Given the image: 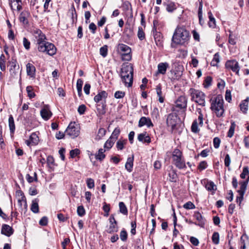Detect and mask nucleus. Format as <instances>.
<instances>
[{
    "label": "nucleus",
    "mask_w": 249,
    "mask_h": 249,
    "mask_svg": "<svg viewBox=\"0 0 249 249\" xmlns=\"http://www.w3.org/2000/svg\"><path fill=\"white\" fill-rule=\"evenodd\" d=\"M65 133L72 139L78 137L80 133L79 125L75 122H71L67 127Z\"/></svg>",
    "instance_id": "6"
},
{
    "label": "nucleus",
    "mask_w": 249,
    "mask_h": 249,
    "mask_svg": "<svg viewBox=\"0 0 249 249\" xmlns=\"http://www.w3.org/2000/svg\"><path fill=\"white\" fill-rule=\"evenodd\" d=\"M194 217L197 220L198 223L197 224L198 225L202 227L204 223L205 220L204 219L202 216L201 214L198 212H195L194 214Z\"/></svg>",
    "instance_id": "29"
},
{
    "label": "nucleus",
    "mask_w": 249,
    "mask_h": 249,
    "mask_svg": "<svg viewBox=\"0 0 249 249\" xmlns=\"http://www.w3.org/2000/svg\"><path fill=\"white\" fill-rule=\"evenodd\" d=\"M14 232L13 228L8 225L3 224L2 226L1 233L7 236H11Z\"/></svg>",
    "instance_id": "19"
},
{
    "label": "nucleus",
    "mask_w": 249,
    "mask_h": 249,
    "mask_svg": "<svg viewBox=\"0 0 249 249\" xmlns=\"http://www.w3.org/2000/svg\"><path fill=\"white\" fill-rule=\"evenodd\" d=\"M221 141L218 137H215L213 140V146L215 148H218L219 147Z\"/></svg>",
    "instance_id": "60"
},
{
    "label": "nucleus",
    "mask_w": 249,
    "mask_h": 249,
    "mask_svg": "<svg viewBox=\"0 0 249 249\" xmlns=\"http://www.w3.org/2000/svg\"><path fill=\"white\" fill-rule=\"evenodd\" d=\"M26 178L27 181L29 183H32L34 181H36L37 180L36 173L34 172V177H31L29 174H27L26 176Z\"/></svg>",
    "instance_id": "43"
},
{
    "label": "nucleus",
    "mask_w": 249,
    "mask_h": 249,
    "mask_svg": "<svg viewBox=\"0 0 249 249\" xmlns=\"http://www.w3.org/2000/svg\"><path fill=\"white\" fill-rule=\"evenodd\" d=\"M127 141L124 140H119L116 144L117 148L118 150H122L124 148V145L126 144Z\"/></svg>",
    "instance_id": "50"
},
{
    "label": "nucleus",
    "mask_w": 249,
    "mask_h": 249,
    "mask_svg": "<svg viewBox=\"0 0 249 249\" xmlns=\"http://www.w3.org/2000/svg\"><path fill=\"white\" fill-rule=\"evenodd\" d=\"M18 196H21V197L18 198V206L19 207V208L21 210H22V203H24L25 209H26L27 203H26L25 197L24 196L23 193L22 192L20 191V192H18Z\"/></svg>",
    "instance_id": "25"
},
{
    "label": "nucleus",
    "mask_w": 249,
    "mask_h": 249,
    "mask_svg": "<svg viewBox=\"0 0 249 249\" xmlns=\"http://www.w3.org/2000/svg\"><path fill=\"white\" fill-rule=\"evenodd\" d=\"M122 59L123 61H129L131 59V55L130 54V53H123V54H121Z\"/></svg>",
    "instance_id": "57"
},
{
    "label": "nucleus",
    "mask_w": 249,
    "mask_h": 249,
    "mask_svg": "<svg viewBox=\"0 0 249 249\" xmlns=\"http://www.w3.org/2000/svg\"><path fill=\"white\" fill-rule=\"evenodd\" d=\"M109 226L107 230V232L109 233L117 232L118 227L117 226V222L115 220L113 215H111L109 218Z\"/></svg>",
    "instance_id": "11"
},
{
    "label": "nucleus",
    "mask_w": 249,
    "mask_h": 249,
    "mask_svg": "<svg viewBox=\"0 0 249 249\" xmlns=\"http://www.w3.org/2000/svg\"><path fill=\"white\" fill-rule=\"evenodd\" d=\"M83 81L81 79H78L77 81L76 88L78 91V94L79 97L82 95V89L83 86Z\"/></svg>",
    "instance_id": "34"
},
{
    "label": "nucleus",
    "mask_w": 249,
    "mask_h": 249,
    "mask_svg": "<svg viewBox=\"0 0 249 249\" xmlns=\"http://www.w3.org/2000/svg\"><path fill=\"white\" fill-rule=\"evenodd\" d=\"M80 154V150L78 149H74L70 151V156L71 158H73Z\"/></svg>",
    "instance_id": "59"
},
{
    "label": "nucleus",
    "mask_w": 249,
    "mask_h": 249,
    "mask_svg": "<svg viewBox=\"0 0 249 249\" xmlns=\"http://www.w3.org/2000/svg\"><path fill=\"white\" fill-rule=\"evenodd\" d=\"M77 213L80 216H82L85 214V210L83 206H79L77 207Z\"/></svg>",
    "instance_id": "56"
},
{
    "label": "nucleus",
    "mask_w": 249,
    "mask_h": 249,
    "mask_svg": "<svg viewBox=\"0 0 249 249\" xmlns=\"http://www.w3.org/2000/svg\"><path fill=\"white\" fill-rule=\"evenodd\" d=\"M208 15L209 18V21L208 22L209 26L210 28H214L216 26L215 18L211 11H209L208 13Z\"/></svg>",
    "instance_id": "32"
},
{
    "label": "nucleus",
    "mask_w": 249,
    "mask_h": 249,
    "mask_svg": "<svg viewBox=\"0 0 249 249\" xmlns=\"http://www.w3.org/2000/svg\"><path fill=\"white\" fill-rule=\"evenodd\" d=\"M172 159L174 164L178 169H182L186 168L182 153L178 149H175L173 151Z\"/></svg>",
    "instance_id": "4"
},
{
    "label": "nucleus",
    "mask_w": 249,
    "mask_h": 249,
    "mask_svg": "<svg viewBox=\"0 0 249 249\" xmlns=\"http://www.w3.org/2000/svg\"><path fill=\"white\" fill-rule=\"evenodd\" d=\"M189 32L183 27L178 26L172 37V41L176 44H184L189 39Z\"/></svg>",
    "instance_id": "1"
},
{
    "label": "nucleus",
    "mask_w": 249,
    "mask_h": 249,
    "mask_svg": "<svg viewBox=\"0 0 249 249\" xmlns=\"http://www.w3.org/2000/svg\"><path fill=\"white\" fill-rule=\"evenodd\" d=\"M86 109V107L84 105H81L78 108V112L80 115L84 114Z\"/></svg>",
    "instance_id": "63"
},
{
    "label": "nucleus",
    "mask_w": 249,
    "mask_h": 249,
    "mask_svg": "<svg viewBox=\"0 0 249 249\" xmlns=\"http://www.w3.org/2000/svg\"><path fill=\"white\" fill-rule=\"evenodd\" d=\"M133 68L131 64H124L121 69V76L123 82L128 87L132 86L133 83Z\"/></svg>",
    "instance_id": "2"
},
{
    "label": "nucleus",
    "mask_w": 249,
    "mask_h": 249,
    "mask_svg": "<svg viewBox=\"0 0 249 249\" xmlns=\"http://www.w3.org/2000/svg\"><path fill=\"white\" fill-rule=\"evenodd\" d=\"M118 49L121 54H123V53H131L130 48L124 44H119L118 45Z\"/></svg>",
    "instance_id": "28"
},
{
    "label": "nucleus",
    "mask_w": 249,
    "mask_h": 249,
    "mask_svg": "<svg viewBox=\"0 0 249 249\" xmlns=\"http://www.w3.org/2000/svg\"><path fill=\"white\" fill-rule=\"evenodd\" d=\"M0 68L1 71L5 70V57L4 54H2L0 56Z\"/></svg>",
    "instance_id": "39"
},
{
    "label": "nucleus",
    "mask_w": 249,
    "mask_h": 249,
    "mask_svg": "<svg viewBox=\"0 0 249 249\" xmlns=\"http://www.w3.org/2000/svg\"><path fill=\"white\" fill-rule=\"evenodd\" d=\"M120 212L124 214H127V209L124 204V203L123 202H120L119 204Z\"/></svg>",
    "instance_id": "41"
},
{
    "label": "nucleus",
    "mask_w": 249,
    "mask_h": 249,
    "mask_svg": "<svg viewBox=\"0 0 249 249\" xmlns=\"http://www.w3.org/2000/svg\"><path fill=\"white\" fill-rule=\"evenodd\" d=\"M38 202L39 200L37 198L32 200L31 206V210L34 213H37L39 212Z\"/></svg>",
    "instance_id": "30"
},
{
    "label": "nucleus",
    "mask_w": 249,
    "mask_h": 249,
    "mask_svg": "<svg viewBox=\"0 0 249 249\" xmlns=\"http://www.w3.org/2000/svg\"><path fill=\"white\" fill-rule=\"evenodd\" d=\"M156 91L158 97H159V101L160 103H163L164 101V96L161 90V85L159 84L156 87Z\"/></svg>",
    "instance_id": "24"
},
{
    "label": "nucleus",
    "mask_w": 249,
    "mask_h": 249,
    "mask_svg": "<svg viewBox=\"0 0 249 249\" xmlns=\"http://www.w3.org/2000/svg\"><path fill=\"white\" fill-rule=\"evenodd\" d=\"M40 114L42 118L44 120H49L52 115V113L50 111L49 107L47 105L45 106L40 111Z\"/></svg>",
    "instance_id": "14"
},
{
    "label": "nucleus",
    "mask_w": 249,
    "mask_h": 249,
    "mask_svg": "<svg viewBox=\"0 0 249 249\" xmlns=\"http://www.w3.org/2000/svg\"><path fill=\"white\" fill-rule=\"evenodd\" d=\"M187 105V99L184 96H179L175 102V107L178 109H186Z\"/></svg>",
    "instance_id": "13"
},
{
    "label": "nucleus",
    "mask_w": 249,
    "mask_h": 249,
    "mask_svg": "<svg viewBox=\"0 0 249 249\" xmlns=\"http://www.w3.org/2000/svg\"><path fill=\"white\" fill-rule=\"evenodd\" d=\"M120 239L123 241H125L127 238V233L125 230L121 231L120 234Z\"/></svg>",
    "instance_id": "53"
},
{
    "label": "nucleus",
    "mask_w": 249,
    "mask_h": 249,
    "mask_svg": "<svg viewBox=\"0 0 249 249\" xmlns=\"http://www.w3.org/2000/svg\"><path fill=\"white\" fill-rule=\"evenodd\" d=\"M107 46L104 45L100 49V54L103 57H105L107 54Z\"/></svg>",
    "instance_id": "47"
},
{
    "label": "nucleus",
    "mask_w": 249,
    "mask_h": 249,
    "mask_svg": "<svg viewBox=\"0 0 249 249\" xmlns=\"http://www.w3.org/2000/svg\"><path fill=\"white\" fill-rule=\"evenodd\" d=\"M42 51H38L42 53H46L52 56L55 54L56 48L52 43L46 41L43 44Z\"/></svg>",
    "instance_id": "9"
},
{
    "label": "nucleus",
    "mask_w": 249,
    "mask_h": 249,
    "mask_svg": "<svg viewBox=\"0 0 249 249\" xmlns=\"http://www.w3.org/2000/svg\"><path fill=\"white\" fill-rule=\"evenodd\" d=\"M225 66L227 71H231L237 75H239L240 67L238 62L236 60L232 59L227 61Z\"/></svg>",
    "instance_id": "8"
},
{
    "label": "nucleus",
    "mask_w": 249,
    "mask_h": 249,
    "mask_svg": "<svg viewBox=\"0 0 249 249\" xmlns=\"http://www.w3.org/2000/svg\"><path fill=\"white\" fill-rule=\"evenodd\" d=\"M248 180L239 182L240 186V189L238 191V196L236 197V202L240 205L243 199V196L247 188Z\"/></svg>",
    "instance_id": "10"
},
{
    "label": "nucleus",
    "mask_w": 249,
    "mask_h": 249,
    "mask_svg": "<svg viewBox=\"0 0 249 249\" xmlns=\"http://www.w3.org/2000/svg\"><path fill=\"white\" fill-rule=\"evenodd\" d=\"M106 130L103 128H101L99 129L98 134L96 136V139L100 140L106 134Z\"/></svg>",
    "instance_id": "44"
},
{
    "label": "nucleus",
    "mask_w": 249,
    "mask_h": 249,
    "mask_svg": "<svg viewBox=\"0 0 249 249\" xmlns=\"http://www.w3.org/2000/svg\"><path fill=\"white\" fill-rule=\"evenodd\" d=\"M211 109L217 117H221L224 112L223 99L221 95H217L211 100Z\"/></svg>",
    "instance_id": "3"
},
{
    "label": "nucleus",
    "mask_w": 249,
    "mask_h": 249,
    "mask_svg": "<svg viewBox=\"0 0 249 249\" xmlns=\"http://www.w3.org/2000/svg\"><path fill=\"white\" fill-rule=\"evenodd\" d=\"M190 93L192 101L202 107L205 106V95L202 91L194 89H191Z\"/></svg>",
    "instance_id": "5"
},
{
    "label": "nucleus",
    "mask_w": 249,
    "mask_h": 249,
    "mask_svg": "<svg viewBox=\"0 0 249 249\" xmlns=\"http://www.w3.org/2000/svg\"><path fill=\"white\" fill-rule=\"evenodd\" d=\"M138 36L140 40H143L145 37V34L142 27L138 28Z\"/></svg>",
    "instance_id": "54"
},
{
    "label": "nucleus",
    "mask_w": 249,
    "mask_h": 249,
    "mask_svg": "<svg viewBox=\"0 0 249 249\" xmlns=\"http://www.w3.org/2000/svg\"><path fill=\"white\" fill-rule=\"evenodd\" d=\"M144 125H146L148 127L153 126L150 119L145 117H142L139 120V126L142 127Z\"/></svg>",
    "instance_id": "20"
},
{
    "label": "nucleus",
    "mask_w": 249,
    "mask_h": 249,
    "mask_svg": "<svg viewBox=\"0 0 249 249\" xmlns=\"http://www.w3.org/2000/svg\"><path fill=\"white\" fill-rule=\"evenodd\" d=\"M219 62V55L218 53H216L214 55L211 65L213 66H216Z\"/></svg>",
    "instance_id": "40"
},
{
    "label": "nucleus",
    "mask_w": 249,
    "mask_h": 249,
    "mask_svg": "<svg viewBox=\"0 0 249 249\" xmlns=\"http://www.w3.org/2000/svg\"><path fill=\"white\" fill-rule=\"evenodd\" d=\"M120 129L118 128H116L113 132H112L111 136L110 138L112 139H113L114 141H116V140L118 138V137L120 134Z\"/></svg>",
    "instance_id": "49"
},
{
    "label": "nucleus",
    "mask_w": 249,
    "mask_h": 249,
    "mask_svg": "<svg viewBox=\"0 0 249 249\" xmlns=\"http://www.w3.org/2000/svg\"><path fill=\"white\" fill-rule=\"evenodd\" d=\"M10 68L9 69V72L11 76L13 78H16L18 76L19 66L18 65H17L16 60L12 59L11 62H10Z\"/></svg>",
    "instance_id": "12"
},
{
    "label": "nucleus",
    "mask_w": 249,
    "mask_h": 249,
    "mask_svg": "<svg viewBox=\"0 0 249 249\" xmlns=\"http://www.w3.org/2000/svg\"><path fill=\"white\" fill-rule=\"evenodd\" d=\"M87 186L89 189H92L94 187V180L91 178H89L86 181Z\"/></svg>",
    "instance_id": "55"
},
{
    "label": "nucleus",
    "mask_w": 249,
    "mask_h": 249,
    "mask_svg": "<svg viewBox=\"0 0 249 249\" xmlns=\"http://www.w3.org/2000/svg\"><path fill=\"white\" fill-rule=\"evenodd\" d=\"M197 112L198 113L199 116L198 117L197 120H196L197 121V123L199 124V125L202 126L203 124V116L201 113V109L197 108Z\"/></svg>",
    "instance_id": "48"
},
{
    "label": "nucleus",
    "mask_w": 249,
    "mask_h": 249,
    "mask_svg": "<svg viewBox=\"0 0 249 249\" xmlns=\"http://www.w3.org/2000/svg\"><path fill=\"white\" fill-rule=\"evenodd\" d=\"M125 94L124 92L117 91L114 94V97L117 99L122 98L124 97Z\"/></svg>",
    "instance_id": "64"
},
{
    "label": "nucleus",
    "mask_w": 249,
    "mask_h": 249,
    "mask_svg": "<svg viewBox=\"0 0 249 249\" xmlns=\"http://www.w3.org/2000/svg\"><path fill=\"white\" fill-rule=\"evenodd\" d=\"M115 141L109 138L105 142L104 148L106 149L107 150H109L112 147Z\"/></svg>",
    "instance_id": "36"
},
{
    "label": "nucleus",
    "mask_w": 249,
    "mask_h": 249,
    "mask_svg": "<svg viewBox=\"0 0 249 249\" xmlns=\"http://www.w3.org/2000/svg\"><path fill=\"white\" fill-rule=\"evenodd\" d=\"M173 116L169 115L166 120V123L169 126H171L172 128H174L176 126V123L173 119Z\"/></svg>",
    "instance_id": "38"
},
{
    "label": "nucleus",
    "mask_w": 249,
    "mask_h": 249,
    "mask_svg": "<svg viewBox=\"0 0 249 249\" xmlns=\"http://www.w3.org/2000/svg\"><path fill=\"white\" fill-rule=\"evenodd\" d=\"M8 122L10 131L11 132L13 133L15 129V125L14 118L12 115L9 116Z\"/></svg>",
    "instance_id": "37"
},
{
    "label": "nucleus",
    "mask_w": 249,
    "mask_h": 249,
    "mask_svg": "<svg viewBox=\"0 0 249 249\" xmlns=\"http://www.w3.org/2000/svg\"><path fill=\"white\" fill-rule=\"evenodd\" d=\"M106 151V149L100 148L99 149L98 152L95 154V157L97 160L102 161L106 157V155L104 153Z\"/></svg>",
    "instance_id": "31"
},
{
    "label": "nucleus",
    "mask_w": 249,
    "mask_h": 249,
    "mask_svg": "<svg viewBox=\"0 0 249 249\" xmlns=\"http://www.w3.org/2000/svg\"><path fill=\"white\" fill-rule=\"evenodd\" d=\"M39 142V137L36 133H33L30 136L29 139L26 140L25 143L28 146L36 145Z\"/></svg>",
    "instance_id": "16"
},
{
    "label": "nucleus",
    "mask_w": 249,
    "mask_h": 249,
    "mask_svg": "<svg viewBox=\"0 0 249 249\" xmlns=\"http://www.w3.org/2000/svg\"><path fill=\"white\" fill-rule=\"evenodd\" d=\"M202 3L201 2L199 3L198 8V16L199 18V23L201 26H203L205 24L204 20L202 18Z\"/></svg>",
    "instance_id": "33"
},
{
    "label": "nucleus",
    "mask_w": 249,
    "mask_h": 249,
    "mask_svg": "<svg viewBox=\"0 0 249 249\" xmlns=\"http://www.w3.org/2000/svg\"><path fill=\"white\" fill-rule=\"evenodd\" d=\"M30 16V14L29 11L24 10L22 11L19 16V19L20 22H22L24 24L28 23V18Z\"/></svg>",
    "instance_id": "21"
},
{
    "label": "nucleus",
    "mask_w": 249,
    "mask_h": 249,
    "mask_svg": "<svg viewBox=\"0 0 249 249\" xmlns=\"http://www.w3.org/2000/svg\"><path fill=\"white\" fill-rule=\"evenodd\" d=\"M106 105L105 104H102V106L100 107V105H97V112L98 114L99 115H102L105 114L106 113Z\"/></svg>",
    "instance_id": "35"
},
{
    "label": "nucleus",
    "mask_w": 249,
    "mask_h": 249,
    "mask_svg": "<svg viewBox=\"0 0 249 249\" xmlns=\"http://www.w3.org/2000/svg\"><path fill=\"white\" fill-rule=\"evenodd\" d=\"M26 71L28 76L34 78L36 75V68L31 63H28L26 65Z\"/></svg>",
    "instance_id": "22"
},
{
    "label": "nucleus",
    "mask_w": 249,
    "mask_h": 249,
    "mask_svg": "<svg viewBox=\"0 0 249 249\" xmlns=\"http://www.w3.org/2000/svg\"><path fill=\"white\" fill-rule=\"evenodd\" d=\"M198 123L197 120H195L192 125L191 129L192 132L194 133H197L199 131V129L198 127Z\"/></svg>",
    "instance_id": "51"
},
{
    "label": "nucleus",
    "mask_w": 249,
    "mask_h": 249,
    "mask_svg": "<svg viewBox=\"0 0 249 249\" xmlns=\"http://www.w3.org/2000/svg\"><path fill=\"white\" fill-rule=\"evenodd\" d=\"M133 161H134V156L132 155L131 157H128L127 159L126 162L125 164V168L126 170L129 172H131L132 171L133 166Z\"/></svg>",
    "instance_id": "27"
},
{
    "label": "nucleus",
    "mask_w": 249,
    "mask_h": 249,
    "mask_svg": "<svg viewBox=\"0 0 249 249\" xmlns=\"http://www.w3.org/2000/svg\"><path fill=\"white\" fill-rule=\"evenodd\" d=\"M249 102V97H248L245 100L242 101L240 104V110L244 113H246L248 111Z\"/></svg>",
    "instance_id": "26"
},
{
    "label": "nucleus",
    "mask_w": 249,
    "mask_h": 249,
    "mask_svg": "<svg viewBox=\"0 0 249 249\" xmlns=\"http://www.w3.org/2000/svg\"><path fill=\"white\" fill-rule=\"evenodd\" d=\"M176 9V6L174 2H170L167 5L166 10L169 12H172Z\"/></svg>",
    "instance_id": "52"
},
{
    "label": "nucleus",
    "mask_w": 249,
    "mask_h": 249,
    "mask_svg": "<svg viewBox=\"0 0 249 249\" xmlns=\"http://www.w3.org/2000/svg\"><path fill=\"white\" fill-rule=\"evenodd\" d=\"M183 208L186 209H193L195 208V206L191 201H188L184 204Z\"/></svg>",
    "instance_id": "58"
},
{
    "label": "nucleus",
    "mask_w": 249,
    "mask_h": 249,
    "mask_svg": "<svg viewBox=\"0 0 249 249\" xmlns=\"http://www.w3.org/2000/svg\"><path fill=\"white\" fill-rule=\"evenodd\" d=\"M236 124L234 122L231 123V125L228 133V136L231 138L233 136Z\"/></svg>",
    "instance_id": "46"
},
{
    "label": "nucleus",
    "mask_w": 249,
    "mask_h": 249,
    "mask_svg": "<svg viewBox=\"0 0 249 249\" xmlns=\"http://www.w3.org/2000/svg\"><path fill=\"white\" fill-rule=\"evenodd\" d=\"M34 36L36 41V45L38 51H42L43 48V44L46 42L45 35L39 29L34 31Z\"/></svg>",
    "instance_id": "7"
},
{
    "label": "nucleus",
    "mask_w": 249,
    "mask_h": 249,
    "mask_svg": "<svg viewBox=\"0 0 249 249\" xmlns=\"http://www.w3.org/2000/svg\"><path fill=\"white\" fill-rule=\"evenodd\" d=\"M205 187L208 191H215L216 189V186L212 181L207 182Z\"/></svg>",
    "instance_id": "42"
},
{
    "label": "nucleus",
    "mask_w": 249,
    "mask_h": 249,
    "mask_svg": "<svg viewBox=\"0 0 249 249\" xmlns=\"http://www.w3.org/2000/svg\"><path fill=\"white\" fill-rule=\"evenodd\" d=\"M23 46L26 50H29L30 48V42L26 38L23 39Z\"/></svg>",
    "instance_id": "62"
},
{
    "label": "nucleus",
    "mask_w": 249,
    "mask_h": 249,
    "mask_svg": "<svg viewBox=\"0 0 249 249\" xmlns=\"http://www.w3.org/2000/svg\"><path fill=\"white\" fill-rule=\"evenodd\" d=\"M213 242L217 245L219 243V234L217 232H214L212 236Z\"/></svg>",
    "instance_id": "45"
},
{
    "label": "nucleus",
    "mask_w": 249,
    "mask_h": 249,
    "mask_svg": "<svg viewBox=\"0 0 249 249\" xmlns=\"http://www.w3.org/2000/svg\"><path fill=\"white\" fill-rule=\"evenodd\" d=\"M9 5L11 9L14 10L20 11L22 9V2L21 0H9Z\"/></svg>",
    "instance_id": "15"
},
{
    "label": "nucleus",
    "mask_w": 249,
    "mask_h": 249,
    "mask_svg": "<svg viewBox=\"0 0 249 249\" xmlns=\"http://www.w3.org/2000/svg\"><path fill=\"white\" fill-rule=\"evenodd\" d=\"M107 97V93L105 91H102L98 93L94 98V100L96 103H99L100 101H104L105 104L106 100Z\"/></svg>",
    "instance_id": "18"
},
{
    "label": "nucleus",
    "mask_w": 249,
    "mask_h": 249,
    "mask_svg": "<svg viewBox=\"0 0 249 249\" xmlns=\"http://www.w3.org/2000/svg\"><path fill=\"white\" fill-rule=\"evenodd\" d=\"M138 139L140 142H146L149 143L151 142V139L148 134L146 132H144L139 134L138 136Z\"/></svg>",
    "instance_id": "23"
},
{
    "label": "nucleus",
    "mask_w": 249,
    "mask_h": 249,
    "mask_svg": "<svg viewBox=\"0 0 249 249\" xmlns=\"http://www.w3.org/2000/svg\"><path fill=\"white\" fill-rule=\"evenodd\" d=\"M168 67L169 64L167 62L159 63L158 65V71L155 74V76H157L159 74H164Z\"/></svg>",
    "instance_id": "17"
},
{
    "label": "nucleus",
    "mask_w": 249,
    "mask_h": 249,
    "mask_svg": "<svg viewBox=\"0 0 249 249\" xmlns=\"http://www.w3.org/2000/svg\"><path fill=\"white\" fill-rule=\"evenodd\" d=\"M249 173V168L247 167H245L243 168V172L240 175V177L242 178H245L248 175Z\"/></svg>",
    "instance_id": "61"
}]
</instances>
